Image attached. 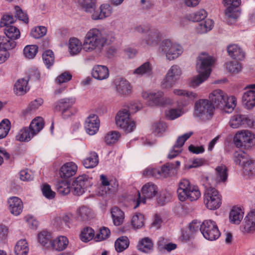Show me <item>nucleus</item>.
<instances>
[{
    "label": "nucleus",
    "mask_w": 255,
    "mask_h": 255,
    "mask_svg": "<svg viewBox=\"0 0 255 255\" xmlns=\"http://www.w3.org/2000/svg\"><path fill=\"white\" fill-rule=\"evenodd\" d=\"M183 52V48L179 44L175 43L167 55L166 59L169 61L178 58Z\"/></svg>",
    "instance_id": "42"
},
{
    "label": "nucleus",
    "mask_w": 255,
    "mask_h": 255,
    "mask_svg": "<svg viewBox=\"0 0 255 255\" xmlns=\"http://www.w3.org/2000/svg\"><path fill=\"white\" fill-rule=\"evenodd\" d=\"M107 42V38L101 29L92 28L87 31L84 36L83 49L88 53L100 52Z\"/></svg>",
    "instance_id": "2"
},
{
    "label": "nucleus",
    "mask_w": 255,
    "mask_h": 255,
    "mask_svg": "<svg viewBox=\"0 0 255 255\" xmlns=\"http://www.w3.org/2000/svg\"><path fill=\"white\" fill-rule=\"evenodd\" d=\"M111 213L114 224L115 226L122 225L124 220V213L118 207H114L111 209Z\"/></svg>",
    "instance_id": "29"
},
{
    "label": "nucleus",
    "mask_w": 255,
    "mask_h": 255,
    "mask_svg": "<svg viewBox=\"0 0 255 255\" xmlns=\"http://www.w3.org/2000/svg\"><path fill=\"white\" fill-rule=\"evenodd\" d=\"M44 125L43 119L41 117H38L31 121L29 128L31 131L35 135L43 128Z\"/></svg>",
    "instance_id": "39"
},
{
    "label": "nucleus",
    "mask_w": 255,
    "mask_h": 255,
    "mask_svg": "<svg viewBox=\"0 0 255 255\" xmlns=\"http://www.w3.org/2000/svg\"><path fill=\"white\" fill-rule=\"evenodd\" d=\"M164 95V92L161 90L145 91L141 93L142 97L147 101L148 105L151 107L171 105L173 103L172 100Z\"/></svg>",
    "instance_id": "6"
},
{
    "label": "nucleus",
    "mask_w": 255,
    "mask_h": 255,
    "mask_svg": "<svg viewBox=\"0 0 255 255\" xmlns=\"http://www.w3.org/2000/svg\"><path fill=\"white\" fill-rule=\"evenodd\" d=\"M129 243V240L127 237H121L115 242V249L119 253L122 252L128 248Z\"/></svg>",
    "instance_id": "43"
},
{
    "label": "nucleus",
    "mask_w": 255,
    "mask_h": 255,
    "mask_svg": "<svg viewBox=\"0 0 255 255\" xmlns=\"http://www.w3.org/2000/svg\"><path fill=\"white\" fill-rule=\"evenodd\" d=\"M229 55L233 59L242 60L245 57V53L237 44H231L227 47Z\"/></svg>",
    "instance_id": "27"
},
{
    "label": "nucleus",
    "mask_w": 255,
    "mask_h": 255,
    "mask_svg": "<svg viewBox=\"0 0 255 255\" xmlns=\"http://www.w3.org/2000/svg\"><path fill=\"white\" fill-rule=\"evenodd\" d=\"M121 134L118 131H110L105 136V141L108 145L116 143L120 138Z\"/></svg>",
    "instance_id": "48"
},
{
    "label": "nucleus",
    "mask_w": 255,
    "mask_h": 255,
    "mask_svg": "<svg viewBox=\"0 0 255 255\" xmlns=\"http://www.w3.org/2000/svg\"><path fill=\"white\" fill-rule=\"evenodd\" d=\"M142 194L143 197H141L140 193L137 192L136 198L135 199V205L134 208L135 209L138 207L140 203H145L146 199H151L155 197L158 192V188L156 185L151 182L146 183L143 186L141 189Z\"/></svg>",
    "instance_id": "15"
},
{
    "label": "nucleus",
    "mask_w": 255,
    "mask_h": 255,
    "mask_svg": "<svg viewBox=\"0 0 255 255\" xmlns=\"http://www.w3.org/2000/svg\"><path fill=\"white\" fill-rule=\"evenodd\" d=\"M225 66L228 72L234 74L239 73L242 70L241 64L237 61H228L225 63Z\"/></svg>",
    "instance_id": "47"
},
{
    "label": "nucleus",
    "mask_w": 255,
    "mask_h": 255,
    "mask_svg": "<svg viewBox=\"0 0 255 255\" xmlns=\"http://www.w3.org/2000/svg\"><path fill=\"white\" fill-rule=\"evenodd\" d=\"M38 50V47L36 45H28L23 49L24 56L28 59L34 58Z\"/></svg>",
    "instance_id": "46"
},
{
    "label": "nucleus",
    "mask_w": 255,
    "mask_h": 255,
    "mask_svg": "<svg viewBox=\"0 0 255 255\" xmlns=\"http://www.w3.org/2000/svg\"><path fill=\"white\" fill-rule=\"evenodd\" d=\"M214 22L210 19H207L200 22L196 25V30L200 34L207 32L211 30L213 27Z\"/></svg>",
    "instance_id": "37"
},
{
    "label": "nucleus",
    "mask_w": 255,
    "mask_h": 255,
    "mask_svg": "<svg viewBox=\"0 0 255 255\" xmlns=\"http://www.w3.org/2000/svg\"><path fill=\"white\" fill-rule=\"evenodd\" d=\"M204 201L208 209L212 210H216L221 205V195L215 188L209 187L205 190Z\"/></svg>",
    "instance_id": "11"
},
{
    "label": "nucleus",
    "mask_w": 255,
    "mask_h": 255,
    "mask_svg": "<svg viewBox=\"0 0 255 255\" xmlns=\"http://www.w3.org/2000/svg\"><path fill=\"white\" fill-rule=\"evenodd\" d=\"M244 212L240 207H234L231 210L229 219L230 222L235 224H239L243 218Z\"/></svg>",
    "instance_id": "33"
},
{
    "label": "nucleus",
    "mask_w": 255,
    "mask_h": 255,
    "mask_svg": "<svg viewBox=\"0 0 255 255\" xmlns=\"http://www.w3.org/2000/svg\"><path fill=\"white\" fill-rule=\"evenodd\" d=\"M246 122V116L242 115H236L231 117L230 120V126L234 128H237L245 125Z\"/></svg>",
    "instance_id": "40"
},
{
    "label": "nucleus",
    "mask_w": 255,
    "mask_h": 255,
    "mask_svg": "<svg viewBox=\"0 0 255 255\" xmlns=\"http://www.w3.org/2000/svg\"><path fill=\"white\" fill-rule=\"evenodd\" d=\"M233 141L238 147L251 148L255 145V135L250 130H242L237 132Z\"/></svg>",
    "instance_id": "12"
},
{
    "label": "nucleus",
    "mask_w": 255,
    "mask_h": 255,
    "mask_svg": "<svg viewBox=\"0 0 255 255\" xmlns=\"http://www.w3.org/2000/svg\"><path fill=\"white\" fill-rule=\"evenodd\" d=\"M193 134V132L190 131L184 134L179 136L174 144L175 147L181 149V147L184 145L185 142Z\"/></svg>",
    "instance_id": "60"
},
{
    "label": "nucleus",
    "mask_w": 255,
    "mask_h": 255,
    "mask_svg": "<svg viewBox=\"0 0 255 255\" xmlns=\"http://www.w3.org/2000/svg\"><path fill=\"white\" fill-rule=\"evenodd\" d=\"M224 4L227 6L225 10L226 16L229 18L237 19L240 15L238 7L241 0H224Z\"/></svg>",
    "instance_id": "17"
},
{
    "label": "nucleus",
    "mask_w": 255,
    "mask_h": 255,
    "mask_svg": "<svg viewBox=\"0 0 255 255\" xmlns=\"http://www.w3.org/2000/svg\"><path fill=\"white\" fill-rule=\"evenodd\" d=\"M214 62V58L206 53H202L199 55L196 63V70L198 75L190 80V87H197L208 78Z\"/></svg>",
    "instance_id": "1"
},
{
    "label": "nucleus",
    "mask_w": 255,
    "mask_h": 255,
    "mask_svg": "<svg viewBox=\"0 0 255 255\" xmlns=\"http://www.w3.org/2000/svg\"><path fill=\"white\" fill-rule=\"evenodd\" d=\"M183 112L182 109H170L165 112L166 117L170 120H173L180 117Z\"/></svg>",
    "instance_id": "57"
},
{
    "label": "nucleus",
    "mask_w": 255,
    "mask_h": 255,
    "mask_svg": "<svg viewBox=\"0 0 255 255\" xmlns=\"http://www.w3.org/2000/svg\"><path fill=\"white\" fill-rule=\"evenodd\" d=\"M42 58L47 68H49L54 64V55L53 52L50 50H46L43 53Z\"/></svg>",
    "instance_id": "52"
},
{
    "label": "nucleus",
    "mask_w": 255,
    "mask_h": 255,
    "mask_svg": "<svg viewBox=\"0 0 255 255\" xmlns=\"http://www.w3.org/2000/svg\"><path fill=\"white\" fill-rule=\"evenodd\" d=\"M77 171V166L76 164L73 162H69L65 163L61 166L59 174L62 178H69L74 176Z\"/></svg>",
    "instance_id": "24"
},
{
    "label": "nucleus",
    "mask_w": 255,
    "mask_h": 255,
    "mask_svg": "<svg viewBox=\"0 0 255 255\" xmlns=\"http://www.w3.org/2000/svg\"><path fill=\"white\" fill-rule=\"evenodd\" d=\"M116 124L126 133L131 132L135 128V123L130 118L129 110L127 109L118 112L116 117Z\"/></svg>",
    "instance_id": "10"
},
{
    "label": "nucleus",
    "mask_w": 255,
    "mask_h": 255,
    "mask_svg": "<svg viewBox=\"0 0 255 255\" xmlns=\"http://www.w3.org/2000/svg\"><path fill=\"white\" fill-rule=\"evenodd\" d=\"M99 162L98 155L95 152H92L89 155L83 160V163L86 168H93L96 167Z\"/></svg>",
    "instance_id": "38"
},
{
    "label": "nucleus",
    "mask_w": 255,
    "mask_h": 255,
    "mask_svg": "<svg viewBox=\"0 0 255 255\" xmlns=\"http://www.w3.org/2000/svg\"><path fill=\"white\" fill-rule=\"evenodd\" d=\"M209 98L214 107L227 113H232L236 105L237 100L235 97H228L220 89L214 90L209 95Z\"/></svg>",
    "instance_id": "4"
},
{
    "label": "nucleus",
    "mask_w": 255,
    "mask_h": 255,
    "mask_svg": "<svg viewBox=\"0 0 255 255\" xmlns=\"http://www.w3.org/2000/svg\"><path fill=\"white\" fill-rule=\"evenodd\" d=\"M161 39V34L156 28L151 26L147 32L143 37V43L149 46H154L157 45Z\"/></svg>",
    "instance_id": "16"
},
{
    "label": "nucleus",
    "mask_w": 255,
    "mask_h": 255,
    "mask_svg": "<svg viewBox=\"0 0 255 255\" xmlns=\"http://www.w3.org/2000/svg\"><path fill=\"white\" fill-rule=\"evenodd\" d=\"M28 80L25 79L18 80L14 86V91L16 95H22L29 89L27 87Z\"/></svg>",
    "instance_id": "35"
},
{
    "label": "nucleus",
    "mask_w": 255,
    "mask_h": 255,
    "mask_svg": "<svg viewBox=\"0 0 255 255\" xmlns=\"http://www.w3.org/2000/svg\"><path fill=\"white\" fill-rule=\"evenodd\" d=\"M152 73V67L149 62H145L135 69L132 74L137 77L149 76Z\"/></svg>",
    "instance_id": "26"
},
{
    "label": "nucleus",
    "mask_w": 255,
    "mask_h": 255,
    "mask_svg": "<svg viewBox=\"0 0 255 255\" xmlns=\"http://www.w3.org/2000/svg\"><path fill=\"white\" fill-rule=\"evenodd\" d=\"M227 168L224 165H220L215 168V181L216 183L225 182L228 178Z\"/></svg>",
    "instance_id": "30"
},
{
    "label": "nucleus",
    "mask_w": 255,
    "mask_h": 255,
    "mask_svg": "<svg viewBox=\"0 0 255 255\" xmlns=\"http://www.w3.org/2000/svg\"><path fill=\"white\" fill-rule=\"evenodd\" d=\"M138 247L139 250L148 253L152 250L153 244L150 239L145 238L139 242Z\"/></svg>",
    "instance_id": "50"
},
{
    "label": "nucleus",
    "mask_w": 255,
    "mask_h": 255,
    "mask_svg": "<svg viewBox=\"0 0 255 255\" xmlns=\"http://www.w3.org/2000/svg\"><path fill=\"white\" fill-rule=\"evenodd\" d=\"M143 174L147 177L161 178L160 169L147 168L144 171Z\"/></svg>",
    "instance_id": "63"
},
{
    "label": "nucleus",
    "mask_w": 255,
    "mask_h": 255,
    "mask_svg": "<svg viewBox=\"0 0 255 255\" xmlns=\"http://www.w3.org/2000/svg\"><path fill=\"white\" fill-rule=\"evenodd\" d=\"M244 232L251 233L255 231V222L247 215L243 223Z\"/></svg>",
    "instance_id": "53"
},
{
    "label": "nucleus",
    "mask_w": 255,
    "mask_h": 255,
    "mask_svg": "<svg viewBox=\"0 0 255 255\" xmlns=\"http://www.w3.org/2000/svg\"><path fill=\"white\" fill-rule=\"evenodd\" d=\"M75 102V99L73 98H64L60 100L56 103L55 109L56 110L62 111V115L69 109Z\"/></svg>",
    "instance_id": "28"
},
{
    "label": "nucleus",
    "mask_w": 255,
    "mask_h": 255,
    "mask_svg": "<svg viewBox=\"0 0 255 255\" xmlns=\"http://www.w3.org/2000/svg\"><path fill=\"white\" fill-rule=\"evenodd\" d=\"M94 236V231L91 228L87 227L82 231L80 238L84 242H87L91 240Z\"/></svg>",
    "instance_id": "56"
},
{
    "label": "nucleus",
    "mask_w": 255,
    "mask_h": 255,
    "mask_svg": "<svg viewBox=\"0 0 255 255\" xmlns=\"http://www.w3.org/2000/svg\"><path fill=\"white\" fill-rule=\"evenodd\" d=\"M35 135L33 133L30 128L26 127L21 128L17 133L15 136V138L17 140L22 142H28L31 140V139Z\"/></svg>",
    "instance_id": "34"
},
{
    "label": "nucleus",
    "mask_w": 255,
    "mask_h": 255,
    "mask_svg": "<svg viewBox=\"0 0 255 255\" xmlns=\"http://www.w3.org/2000/svg\"><path fill=\"white\" fill-rule=\"evenodd\" d=\"M47 32V28L45 26H40L35 27L31 31V35L34 38H39L44 36Z\"/></svg>",
    "instance_id": "58"
},
{
    "label": "nucleus",
    "mask_w": 255,
    "mask_h": 255,
    "mask_svg": "<svg viewBox=\"0 0 255 255\" xmlns=\"http://www.w3.org/2000/svg\"><path fill=\"white\" fill-rule=\"evenodd\" d=\"M110 230L106 227H103L99 232L96 234L95 240L97 242H100L107 239L110 235Z\"/></svg>",
    "instance_id": "59"
},
{
    "label": "nucleus",
    "mask_w": 255,
    "mask_h": 255,
    "mask_svg": "<svg viewBox=\"0 0 255 255\" xmlns=\"http://www.w3.org/2000/svg\"><path fill=\"white\" fill-rule=\"evenodd\" d=\"M177 192L178 199L181 201L186 200L194 201L198 200L201 196L198 187L191 184L187 179H182L179 182Z\"/></svg>",
    "instance_id": "5"
},
{
    "label": "nucleus",
    "mask_w": 255,
    "mask_h": 255,
    "mask_svg": "<svg viewBox=\"0 0 255 255\" xmlns=\"http://www.w3.org/2000/svg\"><path fill=\"white\" fill-rule=\"evenodd\" d=\"M10 128V123L8 119H3L0 123V139L5 137Z\"/></svg>",
    "instance_id": "54"
},
{
    "label": "nucleus",
    "mask_w": 255,
    "mask_h": 255,
    "mask_svg": "<svg viewBox=\"0 0 255 255\" xmlns=\"http://www.w3.org/2000/svg\"><path fill=\"white\" fill-rule=\"evenodd\" d=\"M68 47L71 55H76L83 49V43L77 38H71L69 39Z\"/></svg>",
    "instance_id": "32"
},
{
    "label": "nucleus",
    "mask_w": 255,
    "mask_h": 255,
    "mask_svg": "<svg viewBox=\"0 0 255 255\" xmlns=\"http://www.w3.org/2000/svg\"><path fill=\"white\" fill-rule=\"evenodd\" d=\"M116 91L121 95L127 96L131 93L132 87L129 82L123 78H117L115 81Z\"/></svg>",
    "instance_id": "22"
},
{
    "label": "nucleus",
    "mask_w": 255,
    "mask_h": 255,
    "mask_svg": "<svg viewBox=\"0 0 255 255\" xmlns=\"http://www.w3.org/2000/svg\"><path fill=\"white\" fill-rule=\"evenodd\" d=\"M175 44V42L170 39L163 40L158 47L159 53L161 55H164L166 58L169 51Z\"/></svg>",
    "instance_id": "41"
},
{
    "label": "nucleus",
    "mask_w": 255,
    "mask_h": 255,
    "mask_svg": "<svg viewBox=\"0 0 255 255\" xmlns=\"http://www.w3.org/2000/svg\"><path fill=\"white\" fill-rule=\"evenodd\" d=\"M68 245V240L65 236H60L53 241L51 243L52 248L56 251L65 250Z\"/></svg>",
    "instance_id": "36"
},
{
    "label": "nucleus",
    "mask_w": 255,
    "mask_h": 255,
    "mask_svg": "<svg viewBox=\"0 0 255 255\" xmlns=\"http://www.w3.org/2000/svg\"><path fill=\"white\" fill-rule=\"evenodd\" d=\"M248 90L246 91L242 97L243 103L247 109H252L255 106V84L247 87Z\"/></svg>",
    "instance_id": "20"
},
{
    "label": "nucleus",
    "mask_w": 255,
    "mask_h": 255,
    "mask_svg": "<svg viewBox=\"0 0 255 255\" xmlns=\"http://www.w3.org/2000/svg\"><path fill=\"white\" fill-rule=\"evenodd\" d=\"M234 161L243 168L245 174L252 175L255 173V160L246 153H235Z\"/></svg>",
    "instance_id": "8"
},
{
    "label": "nucleus",
    "mask_w": 255,
    "mask_h": 255,
    "mask_svg": "<svg viewBox=\"0 0 255 255\" xmlns=\"http://www.w3.org/2000/svg\"><path fill=\"white\" fill-rule=\"evenodd\" d=\"M77 214L78 219L82 221H89L95 216L93 210L87 206H82L77 210Z\"/></svg>",
    "instance_id": "25"
},
{
    "label": "nucleus",
    "mask_w": 255,
    "mask_h": 255,
    "mask_svg": "<svg viewBox=\"0 0 255 255\" xmlns=\"http://www.w3.org/2000/svg\"><path fill=\"white\" fill-rule=\"evenodd\" d=\"M4 36H0V48L5 50H11L16 46L14 40L20 37L19 29L14 26H8L4 29Z\"/></svg>",
    "instance_id": "7"
},
{
    "label": "nucleus",
    "mask_w": 255,
    "mask_h": 255,
    "mask_svg": "<svg viewBox=\"0 0 255 255\" xmlns=\"http://www.w3.org/2000/svg\"><path fill=\"white\" fill-rule=\"evenodd\" d=\"M92 77L98 80H104L109 77V70L108 68L102 65H95L92 70Z\"/></svg>",
    "instance_id": "23"
},
{
    "label": "nucleus",
    "mask_w": 255,
    "mask_h": 255,
    "mask_svg": "<svg viewBox=\"0 0 255 255\" xmlns=\"http://www.w3.org/2000/svg\"><path fill=\"white\" fill-rule=\"evenodd\" d=\"M8 210L14 216L19 215L22 212L23 204L22 200L17 197H11L7 200Z\"/></svg>",
    "instance_id": "21"
},
{
    "label": "nucleus",
    "mask_w": 255,
    "mask_h": 255,
    "mask_svg": "<svg viewBox=\"0 0 255 255\" xmlns=\"http://www.w3.org/2000/svg\"><path fill=\"white\" fill-rule=\"evenodd\" d=\"M214 109L209 100L200 99L195 103L194 115L201 120H208L213 116Z\"/></svg>",
    "instance_id": "9"
},
{
    "label": "nucleus",
    "mask_w": 255,
    "mask_h": 255,
    "mask_svg": "<svg viewBox=\"0 0 255 255\" xmlns=\"http://www.w3.org/2000/svg\"><path fill=\"white\" fill-rule=\"evenodd\" d=\"M56 188L57 192L61 195H67L70 192L71 188L68 182L63 180H59L57 182Z\"/></svg>",
    "instance_id": "45"
},
{
    "label": "nucleus",
    "mask_w": 255,
    "mask_h": 255,
    "mask_svg": "<svg viewBox=\"0 0 255 255\" xmlns=\"http://www.w3.org/2000/svg\"><path fill=\"white\" fill-rule=\"evenodd\" d=\"M207 13L206 11L203 9H200L198 11L190 14L188 16V19L194 22L202 21L206 17Z\"/></svg>",
    "instance_id": "51"
},
{
    "label": "nucleus",
    "mask_w": 255,
    "mask_h": 255,
    "mask_svg": "<svg viewBox=\"0 0 255 255\" xmlns=\"http://www.w3.org/2000/svg\"><path fill=\"white\" fill-rule=\"evenodd\" d=\"M85 12L92 13L91 18L94 20L104 19L111 15L113 8L109 4H103L96 9V0H75Z\"/></svg>",
    "instance_id": "3"
},
{
    "label": "nucleus",
    "mask_w": 255,
    "mask_h": 255,
    "mask_svg": "<svg viewBox=\"0 0 255 255\" xmlns=\"http://www.w3.org/2000/svg\"><path fill=\"white\" fill-rule=\"evenodd\" d=\"M100 122L98 116L96 114L90 115L86 120L85 130L89 135H94L99 130Z\"/></svg>",
    "instance_id": "18"
},
{
    "label": "nucleus",
    "mask_w": 255,
    "mask_h": 255,
    "mask_svg": "<svg viewBox=\"0 0 255 255\" xmlns=\"http://www.w3.org/2000/svg\"><path fill=\"white\" fill-rule=\"evenodd\" d=\"M171 195L167 191H162L157 198V202L160 205H163L169 202L171 199Z\"/></svg>",
    "instance_id": "61"
},
{
    "label": "nucleus",
    "mask_w": 255,
    "mask_h": 255,
    "mask_svg": "<svg viewBox=\"0 0 255 255\" xmlns=\"http://www.w3.org/2000/svg\"><path fill=\"white\" fill-rule=\"evenodd\" d=\"M144 216L140 213H136L131 219V224L134 228L138 229L144 225Z\"/></svg>",
    "instance_id": "55"
},
{
    "label": "nucleus",
    "mask_w": 255,
    "mask_h": 255,
    "mask_svg": "<svg viewBox=\"0 0 255 255\" xmlns=\"http://www.w3.org/2000/svg\"><path fill=\"white\" fill-rule=\"evenodd\" d=\"M201 233L205 239L210 241L216 240L220 235L216 223L211 220H205L202 223Z\"/></svg>",
    "instance_id": "14"
},
{
    "label": "nucleus",
    "mask_w": 255,
    "mask_h": 255,
    "mask_svg": "<svg viewBox=\"0 0 255 255\" xmlns=\"http://www.w3.org/2000/svg\"><path fill=\"white\" fill-rule=\"evenodd\" d=\"M72 77V75L70 73L64 72L56 77L55 82L57 84H61L70 81Z\"/></svg>",
    "instance_id": "62"
},
{
    "label": "nucleus",
    "mask_w": 255,
    "mask_h": 255,
    "mask_svg": "<svg viewBox=\"0 0 255 255\" xmlns=\"http://www.w3.org/2000/svg\"><path fill=\"white\" fill-rule=\"evenodd\" d=\"M43 196L48 199H52L55 197V193L53 191L50 186L48 184H44L42 188Z\"/></svg>",
    "instance_id": "64"
},
{
    "label": "nucleus",
    "mask_w": 255,
    "mask_h": 255,
    "mask_svg": "<svg viewBox=\"0 0 255 255\" xmlns=\"http://www.w3.org/2000/svg\"><path fill=\"white\" fill-rule=\"evenodd\" d=\"M182 74V69L180 66L176 64L173 65L168 70L162 80L161 86L164 89L172 88L180 79Z\"/></svg>",
    "instance_id": "13"
},
{
    "label": "nucleus",
    "mask_w": 255,
    "mask_h": 255,
    "mask_svg": "<svg viewBox=\"0 0 255 255\" xmlns=\"http://www.w3.org/2000/svg\"><path fill=\"white\" fill-rule=\"evenodd\" d=\"M39 243L44 247H48L51 242V234L47 231H42L38 236Z\"/></svg>",
    "instance_id": "44"
},
{
    "label": "nucleus",
    "mask_w": 255,
    "mask_h": 255,
    "mask_svg": "<svg viewBox=\"0 0 255 255\" xmlns=\"http://www.w3.org/2000/svg\"><path fill=\"white\" fill-rule=\"evenodd\" d=\"M173 93L174 95L189 100H193L197 97V94L193 92L188 91L183 89H174Z\"/></svg>",
    "instance_id": "49"
},
{
    "label": "nucleus",
    "mask_w": 255,
    "mask_h": 255,
    "mask_svg": "<svg viewBox=\"0 0 255 255\" xmlns=\"http://www.w3.org/2000/svg\"><path fill=\"white\" fill-rule=\"evenodd\" d=\"M14 251L15 255H27L29 248L26 240L21 239L18 241L14 246Z\"/></svg>",
    "instance_id": "31"
},
{
    "label": "nucleus",
    "mask_w": 255,
    "mask_h": 255,
    "mask_svg": "<svg viewBox=\"0 0 255 255\" xmlns=\"http://www.w3.org/2000/svg\"><path fill=\"white\" fill-rule=\"evenodd\" d=\"M89 185V179L86 175L78 176L72 183L73 194L78 196L82 195Z\"/></svg>",
    "instance_id": "19"
}]
</instances>
